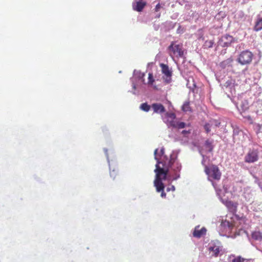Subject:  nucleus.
<instances>
[{
    "label": "nucleus",
    "instance_id": "17",
    "mask_svg": "<svg viewBox=\"0 0 262 262\" xmlns=\"http://www.w3.org/2000/svg\"><path fill=\"white\" fill-rule=\"evenodd\" d=\"M225 40H227V41L224 42V46H228L230 43L232 41L233 37L229 35H226L224 36L222 38V41H224Z\"/></svg>",
    "mask_w": 262,
    "mask_h": 262
},
{
    "label": "nucleus",
    "instance_id": "15",
    "mask_svg": "<svg viewBox=\"0 0 262 262\" xmlns=\"http://www.w3.org/2000/svg\"><path fill=\"white\" fill-rule=\"evenodd\" d=\"M204 146L208 151H212L213 149V141L207 140L204 143Z\"/></svg>",
    "mask_w": 262,
    "mask_h": 262
},
{
    "label": "nucleus",
    "instance_id": "28",
    "mask_svg": "<svg viewBox=\"0 0 262 262\" xmlns=\"http://www.w3.org/2000/svg\"><path fill=\"white\" fill-rule=\"evenodd\" d=\"M247 118L248 119L250 120V119H251V117H250V116H248V117H247Z\"/></svg>",
    "mask_w": 262,
    "mask_h": 262
},
{
    "label": "nucleus",
    "instance_id": "2",
    "mask_svg": "<svg viewBox=\"0 0 262 262\" xmlns=\"http://www.w3.org/2000/svg\"><path fill=\"white\" fill-rule=\"evenodd\" d=\"M253 57V54L249 50H247L239 54L236 60L241 65H247L251 63Z\"/></svg>",
    "mask_w": 262,
    "mask_h": 262
},
{
    "label": "nucleus",
    "instance_id": "20",
    "mask_svg": "<svg viewBox=\"0 0 262 262\" xmlns=\"http://www.w3.org/2000/svg\"><path fill=\"white\" fill-rule=\"evenodd\" d=\"M140 108L142 110L147 112L150 110V106L148 105L147 103H143L141 104Z\"/></svg>",
    "mask_w": 262,
    "mask_h": 262
},
{
    "label": "nucleus",
    "instance_id": "4",
    "mask_svg": "<svg viewBox=\"0 0 262 262\" xmlns=\"http://www.w3.org/2000/svg\"><path fill=\"white\" fill-rule=\"evenodd\" d=\"M205 172L209 177L213 179L219 180L221 177V172L218 167L215 165H210L209 167H205Z\"/></svg>",
    "mask_w": 262,
    "mask_h": 262
},
{
    "label": "nucleus",
    "instance_id": "13",
    "mask_svg": "<svg viewBox=\"0 0 262 262\" xmlns=\"http://www.w3.org/2000/svg\"><path fill=\"white\" fill-rule=\"evenodd\" d=\"M162 180L156 179L154 181V186L157 192H159L164 190V185L162 182Z\"/></svg>",
    "mask_w": 262,
    "mask_h": 262
},
{
    "label": "nucleus",
    "instance_id": "30",
    "mask_svg": "<svg viewBox=\"0 0 262 262\" xmlns=\"http://www.w3.org/2000/svg\"><path fill=\"white\" fill-rule=\"evenodd\" d=\"M107 151V149H105V152L106 154Z\"/></svg>",
    "mask_w": 262,
    "mask_h": 262
},
{
    "label": "nucleus",
    "instance_id": "6",
    "mask_svg": "<svg viewBox=\"0 0 262 262\" xmlns=\"http://www.w3.org/2000/svg\"><path fill=\"white\" fill-rule=\"evenodd\" d=\"M162 74L164 75L163 79L166 83H169L171 81L172 71L168 66L164 63L160 64Z\"/></svg>",
    "mask_w": 262,
    "mask_h": 262
},
{
    "label": "nucleus",
    "instance_id": "7",
    "mask_svg": "<svg viewBox=\"0 0 262 262\" xmlns=\"http://www.w3.org/2000/svg\"><path fill=\"white\" fill-rule=\"evenodd\" d=\"M258 159V151L256 149H251L249 151L245 157V160L247 163H253Z\"/></svg>",
    "mask_w": 262,
    "mask_h": 262
},
{
    "label": "nucleus",
    "instance_id": "18",
    "mask_svg": "<svg viewBox=\"0 0 262 262\" xmlns=\"http://www.w3.org/2000/svg\"><path fill=\"white\" fill-rule=\"evenodd\" d=\"M182 110L185 112H191V109L190 106V102L189 101H186L184 103L182 106Z\"/></svg>",
    "mask_w": 262,
    "mask_h": 262
},
{
    "label": "nucleus",
    "instance_id": "29",
    "mask_svg": "<svg viewBox=\"0 0 262 262\" xmlns=\"http://www.w3.org/2000/svg\"><path fill=\"white\" fill-rule=\"evenodd\" d=\"M172 163L171 161H169L168 164H172Z\"/></svg>",
    "mask_w": 262,
    "mask_h": 262
},
{
    "label": "nucleus",
    "instance_id": "16",
    "mask_svg": "<svg viewBox=\"0 0 262 262\" xmlns=\"http://www.w3.org/2000/svg\"><path fill=\"white\" fill-rule=\"evenodd\" d=\"M262 29V18H257L255 25L254 27V30L255 31H259Z\"/></svg>",
    "mask_w": 262,
    "mask_h": 262
},
{
    "label": "nucleus",
    "instance_id": "25",
    "mask_svg": "<svg viewBox=\"0 0 262 262\" xmlns=\"http://www.w3.org/2000/svg\"><path fill=\"white\" fill-rule=\"evenodd\" d=\"M160 8H161V6H160V4H158L156 6V7H155V11L158 12L160 10Z\"/></svg>",
    "mask_w": 262,
    "mask_h": 262
},
{
    "label": "nucleus",
    "instance_id": "14",
    "mask_svg": "<svg viewBox=\"0 0 262 262\" xmlns=\"http://www.w3.org/2000/svg\"><path fill=\"white\" fill-rule=\"evenodd\" d=\"M210 252H212V256L217 257L220 252V247L217 246H210L208 248Z\"/></svg>",
    "mask_w": 262,
    "mask_h": 262
},
{
    "label": "nucleus",
    "instance_id": "11",
    "mask_svg": "<svg viewBox=\"0 0 262 262\" xmlns=\"http://www.w3.org/2000/svg\"><path fill=\"white\" fill-rule=\"evenodd\" d=\"M151 107L155 113L161 114L165 112L164 106L161 103H153Z\"/></svg>",
    "mask_w": 262,
    "mask_h": 262
},
{
    "label": "nucleus",
    "instance_id": "24",
    "mask_svg": "<svg viewBox=\"0 0 262 262\" xmlns=\"http://www.w3.org/2000/svg\"><path fill=\"white\" fill-rule=\"evenodd\" d=\"M191 133L190 130H183L181 133L183 134L185 137H187L188 135H189Z\"/></svg>",
    "mask_w": 262,
    "mask_h": 262
},
{
    "label": "nucleus",
    "instance_id": "10",
    "mask_svg": "<svg viewBox=\"0 0 262 262\" xmlns=\"http://www.w3.org/2000/svg\"><path fill=\"white\" fill-rule=\"evenodd\" d=\"M206 228L204 227L200 229L199 226L196 227L193 231V235L194 237L200 238L206 234Z\"/></svg>",
    "mask_w": 262,
    "mask_h": 262
},
{
    "label": "nucleus",
    "instance_id": "8",
    "mask_svg": "<svg viewBox=\"0 0 262 262\" xmlns=\"http://www.w3.org/2000/svg\"><path fill=\"white\" fill-rule=\"evenodd\" d=\"M156 168L155 170L156 172V179L165 180L168 172V169L161 168L159 165H156Z\"/></svg>",
    "mask_w": 262,
    "mask_h": 262
},
{
    "label": "nucleus",
    "instance_id": "21",
    "mask_svg": "<svg viewBox=\"0 0 262 262\" xmlns=\"http://www.w3.org/2000/svg\"><path fill=\"white\" fill-rule=\"evenodd\" d=\"M148 83L149 84H152L155 81V79L154 78L152 73H148Z\"/></svg>",
    "mask_w": 262,
    "mask_h": 262
},
{
    "label": "nucleus",
    "instance_id": "12",
    "mask_svg": "<svg viewBox=\"0 0 262 262\" xmlns=\"http://www.w3.org/2000/svg\"><path fill=\"white\" fill-rule=\"evenodd\" d=\"M226 206L230 212L235 213L237 211L238 203L231 201H228L226 202Z\"/></svg>",
    "mask_w": 262,
    "mask_h": 262
},
{
    "label": "nucleus",
    "instance_id": "27",
    "mask_svg": "<svg viewBox=\"0 0 262 262\" xmlns=\"http://www.w3.org/2000/svg\"><path fill=\"white\" fill-rule=\"evenodd\" d=\"M166 194L165 192H164V190L163 191H161V197L162 198H165L166 197Z\"/></svg>",
    "mask_w": 262,
    "mask_h": 262
},
{
    "label": "nucleus",
    "instance_id": "19",
    "mask_svg": "<svg viewBox=\"0 0 262 262\" xmlns=\"http://www.w3.org/2000/svg\"><path fill=\"white\" fill-rule=\"evenodd\" d=\"M213 44H214L213 40H206L203 46H204V48L208 49V48H212L213 47Z\"/></svg>",
    "mask_w": 262,
    "mask_h": 262
},
{
    "label": "nucleus",
    "instance_id": "22",
    "mask_svg": "<svg viewBox=\"0 0 262 262\" xmlns=\"http://www.w3.org/2000/svg\"><path fill=\"white\" fill-rule=\"evenodd\" d=\"M245 259L243 258H242L241 256H238L234 258L232 262H244Z\"/></svg>",
    "mask_w": 262,
    "mask_h": 262
},
{
    "label": "nucleus",
    "instance_id": "26",
    "mask_svg": "<svg viewBox=\"0 0 262 262\" xmlns=\"http://www.w3.org/2000/svg\"><path fill=\"white\" fill-rule=\"evenodd\" d=\"M170 190H172V191H174L175 190V187L174 186H171V187L170 188H167V191H170Z\"/></svg>",
    "mask_w": 262,
    "mask_h": 262
},
{
    "label": "nucleus",
    "instance_id": "3",
    "mask_svg": "<svg viewBox=\"0 0 262 262\" xmlns=\"http://www.w3.org/2000/svg\"><path fill=\"white\" fill-rule=\"evenodd\" d=\"M166 116L168 118L167 119V123L170 126L177 129H182L186 126L185 123L175 120L176 116L174 113H167Z\"/></svg>",
    "mask_w": 262,
    "mask_h": 262
},
{
    "label": "nucleus",
    "instance_id": "5",
    "mask_svg": "<svg viewBox=\"0 0 262 262\" xmlns=\"http://www.w3.org/2000/svg\"><path fill=\"white\" fill-rule=\"evenodd\" d=\"M165 149L162 147L160 150L156 149L154 151L155 159L157 161V164H166L168 158L164 154Z\"/></svg>",
    "mask_w": 262,
    "mask_h": 262
},
{
    "label": "nucleus",
    "instance_id": "9",
    "mask_svg": "<svg viewBox=\"0 0 262 262\" xmlns=\"http://www.w3.org/2000/svg\"><path fill=\"white\" fill-rule=\"evenodd\" d=\"M146 5V3L145 2H143L142 0H140L138 2L133 3L132 7L134 10L138 12H141L143 10Z\"/></svg>",
    "mask_w": 262,
    "mask_h": 262
},
{
    "label": "nucleus",
    "instance_id": "1",
    "mask_svg": "<svg viewBox=\"0 0 262 262\" xmlns=\"http://www.w3.org/2000/svg\"><path fill=\"white\" fill-rule=\"evenodd\" d=\"M169 55L172 57L178 58H182L184 56V50L182 43L177 44L176 42H172L168 47Z\"/></svg>",
    "mask_w": 262,
    "mask_h": 262
},
{
    "label": "nucleus",
    "instance_id": "23",
    "mask_svg": "<svg viewBox=\"0 0 262 262\" xmlns=\"http://www.w3.org/2000/svg\"><path fill=\"white\" fill-rule=\"evenodd\" d=\"M204 128L207 133H209L210 132V126L209 124L207 123L204 125Z\"/></svg>",
    "mask_w": 262,
    "mask_h": 262
}]
</instances>
